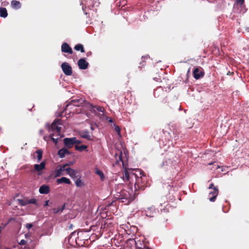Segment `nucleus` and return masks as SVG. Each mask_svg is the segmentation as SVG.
I'll return each mask as SVG.
<instances>
[{
  "label": "nucleus",
  "mask_w": 249,
  "mask_h": 249,
  "mask_svg": "<svg viewBox=\"0 0 249 249\" xmlns=\"http://www.w3.org/2000/svg\"><path fill=\"white\" fill-rule=\"evenodd\" d=\"M74 48L77 51H80L82 53H84L85 52L83 46L80 44L76 45Z\"/></svg>",
  "instance_id": "nucleus-24"
},
{
  "label": "nucleus",
  "mask_w": 249,
  "mask_h": 249,
  "mask_svg": "<svg viewBox=\"0 0 249 249\" xmlns=\"http://www.w3.org/2000/svg\"><path fill=\"white\" fill-rule=\"evenodd\" d=\"M161 91L163 92V90H162V89L160 88H159L157 89L154 91V96H156H156L158 97L159 96L158 93H159V92H160Z\"/></svg>",
  "instance_id": "nucleus-31"
},
{
  "label": "nucleus",
  "mask_w": 249,
  "mask_h": 249,
  "mask_svg": "<svg viewBox=\"0 0 249 249\" xmlns=\"http://www.w3.org/2000/svg\"><path fill=\"white\" fill-rule=\"evenodd\" d=\"M78 172L74 169H72L70 173L69 174V175L72 178H76Z\"/></svg>",
  "instance_id": "nucleus-25"
},
{
  "label": "nucleus",
  "mask_w": 249,
  "mask_h": 249,
  "mask_svg": "<svg viewBox=\"0 0 249 249\" xmlns=\"http://www.w3.org/2000/svg\"><path fill=\"white\" fill-rule=\"evenodd\" d=\"M140 176L139 177L137 174H132V176H134L136 179V181L134 185L135 191L138 190H143L144 189L145 186V178L144 176L142 173L141 171H139Z\"/></svg>",
  "instance_id": "nucleus-3"
},
{
  "label": "nucleus",
  "mask_w": 249,
  "mask_h": 249,
  "mask_svg": "<svg viewBox=\"0 0 249 249\" xmlns=\"http://www.w3.org/2000/svg\"><path fill=\"white\" fill-rule=\"evenodd\" d=\"M27 200V204H35L36 206H37V201L35 198H31Z\"/></svg>",
  "instance_id": "nucleus-30"
},
{
  "label": "nucleus",
  "mask_w": 249,
  "mask_h": 249,
  "mask_svg": "<svg viewBox=\"0 0 249 249\" xmlns=\"http://www.w3.org/2000/svg\"><path fill=\"white\" fill-rule=\"evenodd\" d=\"M78 66L81 70H86L89 66V63L85 58H80L77 62Z\"/></svg>",
  "instance_id": "nucleus-7"
},
{
  "label": "nucleus",
  "mask_w": 249,
  "mask_h": 249,
  "mask_svg": "<svg viewBox=\"0 0 249 249\" xmlns=\"http://www.w3.org/2000/svg\"><path fill=\"white\" fill-rule=\"evenodd\" d=\"M115 130L117 132H120V127L118 126H116L115 128Z\"/></svg>",
  "instance_id": "nucleus-41"
},
{
  "label": "nucleus",
  "mask_w": 249,
  "mask_h": 249,
  "mask_svg": "<svg viewBox=\"0 0 249 249\" xmlns=\"http://www.w3.org/2000/svg\"><path fill=\"white\" fill-rule=\"evenodd\" d=\"M97 109L98 110V111H100V112H103V108L101 107H97Z\"/></svg>",
  "instance_id": "nucleus-40"
},
{
  "label": "nucleus",
  "mask_w": 249,
  "mask_h": 249,
  "mask_svg": "<svg viewBox=\"0 0 249 249\" xmlns=\"http://www.w3.org/2000/svg\"><path fill=\"white\" fill-rule=\"evenodd\" d=\"M70 152L68 150L65 148H63L58 151V155L61 158L65 157L66 154H70Z\"/></svg>",
  "instance_id": "nucleus-15"
},
{
  "label": "nucleus",
  "mask_w": 249,
  "mask_h": 249,
  "mask_svg": "<svg viewBox=\"0 0 249 249\" xmlns=\"http://www.w3.org/2000/svg\"><path fill=\"white\" fill-rule=\"evenodd\" d=\"M76 138H66L63 140L65 146L68 148H71L75 144Z\"/></svg>",
  "instance_id": "nucleus-5"
},
{
  "label": "nucleus",
  "mask_w": 249,
  "mask_h": 249,
  "mask_svg": "<svg viewBox=\"0 0 249 249\" xmlns=\"http://www.w3.org/2000/svg\"><path fill=\"white\" fill-rule=\"evenodd\" d=\"M50 191V189L49 185L46 184L41 185L39 189V192L41 194H48Z\"/></svg>",
  "instance_id": "nucleus-10"
},
{
  "label": "nucleus",
  "mask_w": 249,
  "mask_h": 249,
  "mask_svg": "<svg viewBox=\"0 0 249 249\" xmlns=\"http://www.w3.org/2000/svg\"><path fill=\"white\" fill-rule=\"evenodd\" d=\"M11 6L13 9H18L21 7V4L19 1L12 0L11 1Z\"/></svg>",
  "instance_id": "nucleus-18"
},
{
  "label": "nucleus",
  "mask_w": 249,
  "mask_h": 249,
  "mask_svg": "<svg viewBox=\"0 0 249 249\" xmlns=\"http://www.w3.org/2000/svg\"><path fill=\"white\" fill-rule=\"evenodd\" d=\"M61 120L60 119L55 120L52 124L50 125L49 124H47L45 125L48 132L50 133V137L52 141L55 144L57 143L58 138H54V135L59 136L61 133V127L59 125H61Z\"/></svg>",
  "instance_id": "nucleus-2"
},
{
  "label": "nucleus",
  "mask_w": 249,
  "mask_h": 249,
  "mask_svg": "<svg viewBox=\"0 0 249 249\" xmlns=\"http://www.w3.org/2000/svg\"><path fill=\"white\" fill-rule=\"evenodd\" d=\"M156 213L155 208L153 206L148 208L145 211V213L147 216L152 217Z\"/></svg>",
  "instance_id": "nucleus-11"
},
{
  "label": "nucleus",
  "mask_w": 249,
  "mask_h": 249,
  "mask_svg": "<svg viewBox=\"0 0 249 249\" xmlns=\"http://www.w3.org/2000/svg\"><path fill=\"white\" fill-rule=\"evenodd\" d=\"M72 169L71 168H69V167H68V168H66V170L65 171H67V174L69 175V174L70 173V172H71V171L72 170Z\"/></svg>",
  "instance_id": "nucleus-36"
},
{
  "label": "nucleus",
  "mask_w": 249,
  "mask_h": 249,
  "mask_svg": "<svg viewBox=\"0 0 249 249\" xmlns=\"http://www.w3.org/2000/svg\"><path fill=\"white\" fill-rule=\"evenodd\" d=\"M194 77L196 79H198L204 75L203 71H200L197 68L195 69L193 71Z\"/></svg>",
  "instance_id": "nucleus-12"
},
{
  "label": "nucleus",
  "mask_w": 249,
  "mask_h": 249,
  "mask_svg": "<svg viewBox=\"0 0 249 249\" xmlns=\"http://www.w3.org/2000/svg\"><path fill=\"white\" fill-rule=\"evenodd\" d=\"M61 51L63 53H68L69 54H71L72 53L71 48L66 42H64L62 44Z\"/></svg>",
  "instance_id": "nucleus-9"
},
{
  "label": "nucleus",
  "mask_w": 249,
  "mask_h": 249,
  "mask_svg": "<svg viewBox=\"0 0 249 249\" xmlns=\"http://www.w3.org/2000/svg\"><path fill=\"white\" fill-rule=\"evenodd\" d=\"M18 204L22 206H25L28 204L27 199H18Z\"/></svg>",
  "instance_id": "nucleus-27"
},
{
  "label": "nucleus",
  "mask_w": 249,
  "mask_h": 249,
  "mask_svg": "<svg viewBox=\"0 0 249 249\" xmlns=\"http://www.w3.org/2000/svg\"><path fill=\"white\" fill-rule=\"evenodd\" d=\"M79 135L81 138L87 139L89 140H91V136L87 130L82 131L79 133Z\"/></svg>",
  "instance_id": "nucleus-16"
},
{
  "label": "nucleus",
  "mask_w": 249,
  "mask_h": 249,
  "mask_svg": "<svg viewBox=\"0 0 249 249\" xmlns=\"http://www.w3.org/2000/svg\"><path fill=\"white\" fill-rule=\"evenodd\" d=\"M76 142H75V144L77 143V144H79V143H81V141H79V140H78L76 139Z\"/></svg>",
  "instance_id": "nucleus-44"
},
{
  "label": "nucleus",
  "mask_w": 249,
  "mask_h": 249,
  "mask_svg": "<svg viewBox=\"0 0 249 249\" xmlns=\"http://www.w3.org/2000/svg\"><path fill=\"white\" fill-rule=\"evenodd\" d=\"M132 194L133 191L131 189H130L129 191L124 189L123 184L116 185L111 192V194L115 199L119 200L126 204L130 203L134 199V195Z\"/></svg>",
  "instance_id": "nucleus-1"
},
{
  "label": "nucleus",
  "mask_w": 249,
  "mask_h": 249,
  "mask_svg": "<svg viewBox=\"0 0 249 249\" xmlns=\"http://www.w3.org/2000/svg\"><path fill=\"white\" fill-rule=\"evenodd\" d=\"M95 173L100 176L102 180L104 179L105 176L102 171L97 168L96 169Z\"/></svg>",
  "instance_id": "nucleus-26"
},
{
  "label": "nucleus",
  "mask_w": 249,
  "mask_h": 249,
  "mask_svg": "<svg viewBox=\"0 0 249 249\" xmlns=\"http://www.w3.org/2000/svg\"><path fill=\"white\" fill-rule=\"evenodd\" d=\"M137 249H150L148 247L144 246L143 248H138Z\"/></svg>",
  "instance_id": "nucleus-39"
},
{
  "label": "nucleus",
  "mask_w": 249,
  "mask_h": 249,
  "mask_svg": "<svg viewBox=\"0 0 249 249\" xmlns=\"http://www.w3.org/2000/svg\"><path fill=\"white\" fill-rule=\"evenodd\" d=\"M66 204H64L61 208L53 209V213H61L65 209Z\"/></svg>",
  "instance_id": "nucleus-21"
},
{
  "label": "nucleus",
  "mask_w": 249,
  "mask_h": 249,
  "mask_svg": "<svg viewBox=\"0 0 249 249\" xmlns=\"http://www.w3.org/2000/svg\"><path fill=\"white\" fill-rule=\"evenodd\" d=\"M177 157H173L172 159L167 157L166 158L160 165V168L164 170L170 169L172 166L174 167L177 163Z\"/></svg>",
  "instance_id": "nucleus-4"
},
{
  "label": "nucleus",
  "mask_w": 249,
  "mask_h": 249,
  "mask_svg": "<svg viewBox=\"0 0 249 249\" xmlns=\"http://www.w3.org/2000/svg\"><path fill=\"white\" fill-rule=\"evenodd\" d=\"M49 200L45 201V204L44 205V207H46V206H49Z\"/></svg>",
  "instance_id": "nucleus-43"
},
{
  "label": "nucleus",
  "mask_w": 249,
  "mask_h": 249,
  "mask_svg": "<svg viewBox=\"0 0 249 249\" xmlns=\"http://www.w3.org/2000/svg\"><path fill=\"white\" fill-rule=\"evenodd\" d=\"M61 68L64 74L66 75H71L72 69L71 66L67 62H64L61 64Z\"/></svg>",
  "instance_id": "nucleus-6"
},
{
  "label": "nucleus",
  "mask_w": 249,
  "mask_h": 249,
  "mask_svg": "<svg viewBox=\"0 0 249 249\" xmlns=\"http://www.w3.org/2000/svg\"><path fill=\"white\" fill-rule=\"evenodd\" d=\"M66 167L65 165L63 164V165H61L59 169L62 172L63 171H65Z\"/></svg>",
  "instance_id": "nucleus-33"
},
{
  "label": "nucleus",
  "mask_w": 249,
  "mask_h": 249,
  "mask_svg": "<svg viewBox=\"0 0 249 249\" xmlns=\"http://www.w3.org/2000/svg\"><path fill=\"white\" fill-rule=\"evenodd\" d=\"M75 184L78 187H81L83 185V183L80 178H78L76 180Z\"/></svg>",
  "instance_id": "nucleus-32"
},
{
  "label": "nucleus",
  "mask_w": 249,
  "mask_h": 249,
  "mask_svg": "<svg viewBox=\"0 0 249 249\" xmlns=\"http://www.w3.org/2000/svg\"><path fill=\"white\" fill-rule=\"evenodd\" d=\"M73 164V162H69L68 163H66V164H64L66 166H70L71 165H72Z\"/></svg>",
  "instance_id": "nucleus-38"
},
{
  "label": "nucleus",
  "mask_w": 249,
  "mask_h": 249,
  "mask_svg": "<svg viewBox=\"0 0 249 249\" xmlns=\"http://www.w3.org/2000/svg\"><path fill=\"white\" fill-rule=\"evenodd\" d=\"M80 102V100L77 101V103L75 100H72L71 102L69 104L66 105V110H67L68 108H71L72 106L73 107H78L79 106V104L78 103V102Z\"/></svg>",
  "instance_id": "nucleus-19"
},
{
  "label": "nucleus",
  "mask_w": 249,
  "mask_h": 249,
  "mask_svg": "<svg viewBox=\"0 0 249 249\" xmlns=\"http://www.w3.org/2000/svg\"><path fill=\"white\" fill-rule=\"evenodd\" d=\"M133 176H132V174L131 175H129L127 170H125L124 174L123 175V179L124 180H129L130 178H133Z\"/></svg>",
  "instance_id": "nucleus-22"
},
{
  "label": "nucleus",
  "mask_w": 249,
  "mask_h": 249,
  "mask_svg": "<svg viewBox=\"0 0 249 249\" xmlns=\"http://www.w3.org/2000/svg\"><path fill=\"white\" fill-rule=\"evenodd\" d=\"M36 153L37 154V160H38V161H39L41 159H42V151L41 150V149H39V150H37Z\"/></svg>",
  "instance_id": "nucleus-28"
},
{
  "label": "nucleus",
  "mask_w": 249,
  "mask_h": 249,
  "mask_svg": "<svg viewBox=\"0 0 249 249\" xmlns=\"http://www.w3.org/2000/svg\"><path fill=\"white\" fill-rule=\"evenodd\" d=\"M75 233L73 232L71 233V236L73 234H74Z\"/></svg>",
  "instance_id": "nucleus-47"
},
{
  "label": "nucleus",
  "mask_w": 249,
  "mask_h": 249,
  "mask_svg": "<svg viewBox=\"0 0 249 249\" xmlns=\"http://www.w3.org/2000/svg\"><path fill=\"white\" fill-rule=\"evenodd\" d=\"M33 227V225L31 223H27L26 224V228L29 230Z\"/></svg>",
  "instance_id": "nucleus-35"
},
{
  "label": "nucleus",
  "mask_w": 249,
  "mask_h": 249,
  "mask_svg": "<svg viewBox=\"0 0 249 249\" xmlns=\"http://www.w3.org/2000/svg\"><path fill=\"white\" fill-rule=\"evenodd\" d=\"M8 16V13L5 8H0V17L6 18Z\"/></svg>",
  "instance_id": "nucleus-20"
},
{
  "label": "nucleus",
  "mask_w": 249,
  "mask_h": 249,
  "mask_svg": "<svg viewBox=\"0 0 249 249\" xmlns=\"http://www.w3.org/2000/svg\"><path fill=\"white\" fill-rule=\"evenodd\" d=\"M56 182L58 184H62V183L70 184L71 183V180L69 178H68L66 177H62L60 178L57 179Z\"/></svg>",
  "instance_id": "nucleus-14"
},
{
  "label": "nucleus",
  "mask_w": 249,
  "mask_h": 249,
  "mask_svg": "<svg viewBox=\"0 0 249 249\" xmlns=\"http://www.w3.org/2000/svg\"><path fill=\"white\" fill-rule=\"evenodd\" d=\"M45 167V163L44 161H43L40 163L39 164H36L34 165L35 170L36 171H40L44 169Z\"/></svg>",
  "instance_id": "nucleus-17"
},
{
  "label": "nucleus",
  "mask_w": 249,
  "mask_h": 249,
  "mask_svg": "<svg viewBox=\"0 0 249 249\" xmlns=\"http://www.w3.org/2000/svg\"><path fill=\"white\" fill-rule=\"evenodd\" d=\"M54 177L57 178L62 175V172L59 170V169H56L54 171Z\"/></svg>",
  "instance_id": "nucleus-29"
},
{
  "label": "nucleus",
  "mask_w": 249,
  "mask_h": 249,
  "mask_svg": "<svg viewBox=\"0 0 249 249\" xmlns=\"http://www.w3.org/2000/svg\"><path fill=\"white\" fill-rule=\"evenodd\" d=\"M109 122H112V120L111 119H110V120H109Z\"/></svg>",
  "instance_id": "nucleus-48"
},
{
  "label": "nucleus",
  "mask_w": 249,
  "mask_h": 249,
  "mask_svg": "<svg viewBox=\"0 0 249 249\" xmlns=\"http://www.w3.org/2000/svg\"><path fill=\"white\" fill-rule=\"evenodd\" d=\"M116 156H118V159H117V157L116 158V161H115V163L113 164V166H114L115 165H121V164L124 166V163L122 159V153L121 151H120L119 153L116 154Z\"/></svg>",
  "instance_id": "nucleus-13"
},
{
  "label": "nucleus",
  "mask_w": 249,
  "mask_h": 249,
  "mask_svg": "<svg viewBox=\"0 0 249 249\" xmlns=\"http://www.w3.org/2000/svg\"><path fill=\"white\" fill-rule=\"evenodd\" d=\"M147 57H148L147 56H146V57H145V56H144V57L142 56V61L143 62V61H144V59L145 60V58H147Z\"/></svg>",
  "instance_id": "nucleus-45"
},
{
  "label": "nucleus",
  "mask_w": 249,
  "mask_h": 249,
  "mask_svg": "<svg viewBox=\"0 0 249 249\" xmlns=\"http://www.w3.org/2000/svg\"><path fill=\"white\" fill-rule=\"evenodd\" d=\"M88 146L86 145H82L80 146L75 145V149L79 151L82 152L83 150L86 149L87 148Z\"/></svg>",
  "instance_id": "nucleus-23"
},
{
  "label": "nucleus",
  "mask_w": 249,
  "mask_h": 249,
  "mask_svg": "<svg viewBox=\"0 0 249 249\" xmlns=\"http://www.w3.org/2000/svg\"><path fill=\"white\" fill-rule=\"evenodd\" d=\"M26 243V241H25V240H21L20 241V243H19V244L20 245H25Z\"/></svg>",
  "instance_id": "nucleus-37"
},
{
  "label": "nucleus",
  "mask_w": 249,
  "mask_h": 249,
  "mask_svg": "<svg viewBox=\"0 0 249 249\" xmlns=\"http://www.w3.org/2000/svg\"><path fill=\"white\" fill-rule=\"evenodd\" d=\"M213 187L214 186H213V183H211V184H210V185H209V186L208 187V189H212V190H213Z\"/></svg>",
  "instance_id": "nucleus-42"
},
{
  "label": "nucleus",
  "mask_w": 249,
  "mask_h": 249,
  "mask_svg": "<svg viewBox=\"0 0 249 249\" xmlns=\"http://www.w3.org/2000/svg\"><path fill=\"white\" fill-rule=\"evenodd\" d=\"M42 131H43V130H40V132H40V134H41V133H42Z\"/></svg>",
  "instance_id": "nucleus-46"
},
{
  "label": "nucleus",
  "mask_w": 249,
  "mask_h": 249,
  "mask_svg": "<svg viewBox=\"0 0 249 249\" xmlns=\"http://www.w3.org/2000/svg\"><path fill=\"white\" fill-rule=\"evenodd\" d=\"M236 2L238 4L242 5L244 3V0H236Z\"/></svg>",
  "instance_id": "nucleus-34"
},
{
  "label": "nucleus",
  "mask_w": 249,
  "mask_h": 249,
  "mask_svg": "<svg viewBox=\"0 0 249 249\" xmlns=\"http://www.w3.org/2000/svg\"><path fill=\"white\" fill-rule=\"evenodd\" d=\"M218 194V189L217 187H213V190L209 192V196L212 195L211 197H210L209 199L211 201L213 202L215 201L216 197Z\"/></svg>",
  "instance_id": "nucleus-8"
}]
</instances>
